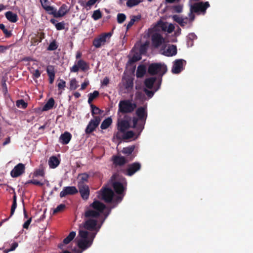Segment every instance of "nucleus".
I'll return each instance as SVG.
<instances>
[{
	"instance_id": "obj_1",
	"label": "nucleus",
	"mask_w": 253,
	"mask_h": 253,
	"mask_svg": "<svg viewBox=\"0 0 253 253\" xmlns=\"http://www.w3.org/2000/svg\"><path fill=\"white\" fill-rule=\"evenodd\" d=\"M135 113L137 118H133L132 128L136 129L138 136L144 128L147 117V108L143 106L139 107L136 110Z\"/></svg>"
},
{
	"instance_id": "obj_2",
	"label": "nucleus",
	"mask_w": 253,
	"mask_h": 253,
	"mask_svg": "<svg viewBox=\"0 0 253 253\" xmlns=\"http://www.w3.org/2000/svg\"><path fill=\"white\" fill-rule=\"evenodd\" d=\"M114 175L112 177V185L114 188L115 192L119 195L115 197L114 202H120L123 200L124 196H125V191L126 188L123 185V184L119 181H113L112 178Z\"/></svg>"
},
{
	"instance_id": "obj_3",
	"label": "nucleus",
	"mask_w": 253,
	"mask_h": 253,
	"mask_svg": "<svg viewBox=\"0 0 253 253\" xmlns=\"http://www.w3.org/2000/svg\"><path fill=\"white\" fill-rule=\"evenodd\" d=\"M136 108V104L132 103L129 100H121L119 103L118 111L122 114L132 112Z\"/></svg>"
},
{
	"instance_id": "obj_4",
	"label": "nucleus",
	"mask_w": 253,
	"mask_h": 253,
	"mask_svg": "<svg viewBox=\"0 0 253 253\" xmlns=\"http://www.w3.org/2000/svg\"><path fill=\"white\" fill-rule=\"evenodd\" d=\"M167 71V66L162 65L161 63L151 64L148 69V72L151 75L160 74L162 76L166 73Z\"/></svg>"
},
{
	"instance_id": "obj_5",
	"label": "nucleus",
	"mask_w": 253,
	"mask_h": 253,
	"mask_svg": "<svg viewBox=\"0 0 253 253\" xmlns=\"http://www.w3.org/2000/svg\"><path fill=\"white\" fill-rule=\"evenodd\" d=\"M112 34L113 32L104 33L101 34L98 37L94 39L93 41V45L96 48L100 47L102 45H104L106 42H109Z\"/></svg>"
},
{
	"instance_id": "obj_6",
	"label": "nucleus",
	"mask_w": 253,
	"mask_h": 253,
	"mask_svg": "<svg viewBox=\"0 0 253 253\" xmlns=\"http://www.w3.org/2000/svg\"><path fill=\"white\" fill-rule=\"evenodd\" d=\"M99 195L102 200L107 203H111L113 198H115L114 192L113 190L108 187H102L99 191Z\"/></svg>"
},
{
	"instance_id": "obj_7",
	"label": "nucleus",
	"mask_w": 253,
	"mask_h": 253,
	"mask_svg": "<svg viewBox=\"0 0 253 253\" xmlns=\"http://www.w3.org/2000/svg\"><path fill=\"white\" fill-rule=\"evenodd\" d=\"M96 234V233L91 232L88 239H79L77 241V246L79 248L84 251L89 248L92 245Z\"/></svg>"
},
{
	"instance_id": "obj_8",
	"label": "nucleus",
	"mask_w": 253,
	"mask_h": 253,
	"mask_svg": "<svg viewBox=\"0 0 253 253\" xmlns=\"http://www.w3.org/2000/svg\"><path fill=\"white\" fill-rule=\"evenodd\" d=\"M141 168V164L138 162H135L127 166L126 169H121L120 170L125 175L131 176L137 171L140 170Z\"/></svg>"
},
{
	"instance_id": "obj_9",
	"label": "nucleus",
	"mask_w": 253,
	"mask_h": 253,
	"mask_svg": "<svg viewBox=\"0 0 253 253\" xmlns=\"http://www.w3.org/2000/svg\"><path fill=\"white\" fill-rule=\"evenodd\" d=\"M101 121V117L100 116H94L93 119H91L89 122L86 128L85 129V133L86 134H89L95 130L96 128L98 127Z\"/></svg>"
},
{
	"instance_id": "obj_10",
	"label": "nucleus",
	"mask_w": 253,
	"mask_h": 253,
	"mask_svg": "<svg viewBox=\"0 0 253 253\" xmlns=\"http://www.w3.org/2000/svg\"><path fill=\"white\" fill-rule=\"evenodd\" d=\"M89 69L88 63L83 59H79L76 62V64L70 68L71 72L77 73L80 69L83 72H85Z\"/></svg>"
},
{
	"instance_id": "obj_11",
	"label": "nucleus",
	"mask_w": 253,
	"mask_h": 253,
	"mask_svg": "<svg viewBox=\"0 0 253 253\" xmlns=\"http://www.w3.org/2000/svg\"><path fill=\"white\" fill-rule=\"evenodd\" d=\"M210 4L208 1L206 2H199L195 3L191 6V10L192 12L195 13L201 12L205 14L207 9L210 7Z\"/></svg>"
},
{
	"instance_id": "obj_12",
	"label": "nucleus",
	"mask_w": 253,
	"mask_h": 253,
	"mask_svg": "<svg viewBox=\"0 0 253 253\" xmlns=\"http://www.w3.org/2000/svg\"><path fill=\"white\" fill-rule=\"evenodd\" d=\"M25 166L22 163H19L16 165L10 172L12 177H17L25 172Z\"/></svg>"
},
{
	"instance_id": "obj_13",
	"label": "nucleus",
	"mask_w": 253,
	"mask_h": 253,
	"mask_svg": "<svg viewBox=\"0 0 253 253\" xmlns=\"http://www.w3.org/2000/svg\"><path fill=\"white\" fill-rule=\"evenodd\" d=\"M78 188L82 198L84 200H87L89 198L90 193L88 186L84 183H79Z\"/></svg>"
},
{
	"instance_id": "obj_14",
	"label": "nucleus",
	"mask_w": 253,
	"mask_h": 253,
	"mask_svg": "<svg viewBox=\"0 0 253 253\" xmlns=\"http://www.w3.org/2000/svg\"><path fill=\"white\" fill-rule=\"evenodd\" d=\"M151 40L153 45L156 48L160 47L165 42L163 36L158 33H155L152 35Z\"/></svg>"
},
{
	"instance_id": "obj_15",
	"label": "nucleus",
	"mask_w": 253,
	"mask_h": 253,
	"mask_svg": "<svg viewBox=\"0 0 253 253\" xmlns=\"http://www.w3.org/2000/svg\"><path fill=\"white\" fill-rule=\"evenodd\" d=\"M135 149L134 145L129 146L126 147H124L122 152L124 154H125L126 158L128 161H131L135 157L136 155L133 153Z\"/></svg>"
},
{
	"instance_id": "obj_16",
	"label": "nucleus",
	"mask_w": 253,
	"mask_h": 253,
	"mask_svg": "<svg viewBox=\"0 0 253 253\" xmlns=\"http://www.w3.org/2000/svg\"><path fill=\"white\" fill-rule=\"evenodd\" d=\"M183 63H186V61L181 59H176L173 62V65L171 69V72L173 74H179L183 70Z\"/></svg>"
},
{
	"instance_id": "obj_17",
	"label": "nucleus",
	"mask_w": 253,
	"mask_h": 253,
	"mask_svg": "<svg viewBox=\"0 0 253 253\" xmlns=\"http://www.w3.org/2000/svg\"><path fill=\"white\" fill-rule=\"evenodd\" d=\"M113 164L116 166H123L130 162L124 156L115 155L112 157Z\"/></svg>"
},
{
	"instance_id": "obj_18",
	"label": "nucleus",
	"mask_w": 253,
	"mask_h": 253,
	"mask_svg": "<svg viewBox=\"0 0 253 253\" xmlns=\"http://www.w3.org/2000/svg\"><path fill=\"white\" fill-rule=\"evenodd\" d=\"M97 220L94 219H88L84 223V228L87 230L93 231L97 229Z\"/></svg>"
},
{
	"instance_id": "obj_19",
	"label": "nucleus",
	"mask_w": 253,
	"mask_h": 253,
	"mask_svg": "<svg viewBox=\"0 0 253 253\" xmlns=\"http://www.w3.org/2000/svg\"><path fill=\"white\" fill-rule=\"evenodd\" d=\"M78 192V189L75 186L64 187L63 190L60 193V197L63 198L68 195H73Z\"/></svg>"
},
{
	"instance_id": "obj_20",
	"label": "nucleus",
	"mask_w": 253,
	"mask_h": 253,
	"mask_svg": "<svg viewBox=\"0 0 253 253\" xmlns=\"http://www.w3.org/2000/svg\"><path fill=\"white\" fill-rule=\"evenodd\" d=\"M89 208L93 209L95 211L98 212L100 215L106 208V206L99 201L95 200L89 205Z\"/></svg>"
},
{
	"instance_id": "obj_21",
	"label": "nucleus",
	"mask_w": 253,
	"mask_h": 253,
	"mask_svg": "<svg viewBox=\"0 0 253 253\" xmlns=\"http://www.w3.org/2000/svg\"><path fill=\"white\" fill-rule=\"evenodd\" d=\"M72 137V134L69 132L65 131L60 135L59 141L63 145H66L69 143Z\"/></svg>"
},
{
	"instance_id": "obj_22",
	"label": "nucleus",
	"mask_w": 253,
	"mask_h": 253,
	"mask_svg": "<svg viewBox=\"0 0 253 253\" xmlns=\"http://www.w3.org/2000/svg\"><path fill=\"white\" fill-rule=\"evenodd\" d=\"M84 216L85 218L90 219L89 218H98L100 216V214L98 213V212L89 208V206L86 208Z\"/></svg>"
},
{
	"instance_id": "obj_23",
	"label": "nucleus",
	"mask_w": 253,
	"mask_h": 253,
	"mask_svg": "<svg viewBox=\"0 0 253 253\" xmlns=\"http://www.w3.org/2000/svg\"><path fill=\"white\" fill-rule=\"evenodd\" d=\"M130 127H132V126H130L129 122L127 120H123L118 123V130H120L123 133L125 132Z\"/></svg>"
},
{
	"instance_id": "obj_24",
	"label": "nucleus",
	"mask_w": 253,
	"mask_h": 253,
	"mask_svg": "<svg viewBox=\"0 0 253 253\" xmlns=\"http://www.w3.org/2000/svg\"><path fill=\"white\" fill-rule=\"evenodd\" d=\"M176 53V46L173 44L169 45L167 49L163 52V54L167 56H172L175 55Z\"/></svg>"
},
{
	"instance_id": "obj_25",
	"label": "nucleus",
	"mask_w": 253,
	"mask_h": 253,
	"mask_svg": "<svg viewBox=\"0 0 253 253\" xmlns=\"http://www.w3.org/2000/svg\"><path fill=\"white\" fill-rule=\"evenodd\" d=\"M46 72L49 77V83L50 84H53L54 80L55 75L54 66L48 65L46 67Z\"/></svg>"
},
{
	"instance_id": "obj_26",
	"label": "nucleus",
	"mask_w": 253,
	"mask_h": 253,
	"mask_svg": "<svg viewBox=\"0 0 253 253\" xmlns=\"http://www.w3.org/2000/svg\"><path fill=\"white\" fill-rule=\"evenodd\" d=\"M44 38V34L43 33H40L37 35H35L34 37L31 38V43L32 45H37L41 42L43 39Z\"/></svg>"
},
{
	"instance_id": "obj_27",
	"label": "nucleus",
	"mask_w": 253,
	"mask_h": 253,
	"mask_svg": "<svg viewBox=\"0 0 253 253\" xmlns=\"http://www.w3.org/2000/svg\"><path fill=\"white\" fill-rule=\"evenodd\" d=\"M76 233L75 231L71 232L67 237H66L63 241V243H61L58 245V247L62 249L64 245L68 244L71 241H72L75 237Z\"/></svg>"
},
{
	"instance_id": "obj_28",
	"label": "nucleus",
	"mask_w": 253,
	"mask_h": 253,
	"mask_svg": "<svg viewBox=\"0 0 253 253\" xmlns=\"http://www.w3.org/2000/svg\"><path fill=\"white\" fill-rule=\"evenodd\" d=\"M173 20L178 23L181 27L185 26L188 23V18L185 17L183 18L177 15H174L172 16Z\"/></svg>"
},
{
	"instance_id": "obj_29",
	"label": "nucleus",
	"mask_w": 253,
	"mask_h": 253,
	"mask_svg": "<svg viewBox=\"0 0 253 253\" xmlns=\"http://www.w3.org/2000/svg\"><path fill=\"white\" fill-rule=\"evenodd\" d=\"M5 16L9 21L12 23H15L18 20L17 15L11 11L6 12Z\"/></svg>"
},
{
	"instance_id": "obj_30",
	"label": "nucleus",
	"mask_w": 253,
	"mask_h": 253,
	"mask_svg": "<svg viewBox=\"0 0 253 253\" xmlns=\"http://www.w3.org/2000/svg\"><path fill=\"white\" fill-rule=\"evenodd\" d=\"M69 9L67 5L65 4H63L59 8L58 11H57V15L55 18L61 17L64 16L68 11Z\"/></svg>"
},
{
	"instance_id": "obj_31",
	"label": "nucleus",
	"mask_w": 253,
	"mask_h": 253,
	"mask_svg": "<svg viewBox=\"0 0 253 253\" xmlns=\"http://www.w3.org/2000/svg\"><path fill=\"white\" fill-rule=\"evenodd\" d=\"M146 72V68L144 65H140L138 66L136 76L138 78L143 77Z\"/></svg>"
},
{
	"instance_id": "obj_32",
	"label": "nucleus",
	"mask_w": 253,
	"mask_h": 253,
	"mask_svg": "<svg viewBox=\"0 0 253 253\" xmlns=\"http://www.w3.org/2000/svg\"><path fill=\"white\" fill-rule=\"evenodd\" d=\"M60 164V161L55 156L51 157L48 161V165L51 169L56 168Z\"/></svg>"
},
{
	"instance_id": "obj_33",
	"label": "nucleus",
	"mask_w": 253,
	"mask_h": 253,
	"mask_svg": "<svg viewBox=\"0 0 253 253\" xmlns=\"http://www.w3.org/2000/svg\"><path fill=\"white\" fill-rule=\"evenodd\" d=\"M55 104L54 100L53 98H50L48 99L47 102L43 106L42 110L43 111H46L51 109Z\"/></svg>"
},
{
	"instance_id": "obj_34",
	"label": "nucleus",
	"mask_w": 253,
	"mask_h": 253,
	"mask_svg": "<svg viewBox=\"0 0 253 253\" xmlns=\"http://www.w3.org/2000/svg\"><path fill=\"white\" fill-rule=\"evenodd\" d=\"M141 18V16L140 15L131 16L130 20L126 26V30H128L134 24L135 22L140 20Z\"/></svg>"
},
{
	"instance_id": "obj_35",
	"label": "nucleus",
	"mask_w": 253,
	"mask_h": 253,
	"mask_svg": "<svg viewBox=\"0 0 253 253\" xmlns=\"http://www.w3.org/2000/svg\"><path fill=\"white\" fill-rule=\"evenodd\" d=\"M156 78L151 77L146 79L144 81V84L146 87L149 89H152L155 82H156Z\"/></svg>"
},
{
	"instance_id": "obj_36",
	"label": "nucleus",
	"mask_w": 253,
	"mask_h": 253,
	"mask_svg": "<svg viewBox=\"0 0 253 253\" xmlns=\"http://www.w3.org/2000/svg\"><path fill=\"white\" fill-rule=\"evenodd\" d=\"M112 123V120L111 117L105 119L101 123L100 128L102 129H106L109 127Z\"/></svg>"
},
{
	"instance_id": "obj_37",
	"label": "nucleus",
	"mask_w": 253,
	"mask_h": 253,
	"mask_svg": "<svg viewBox=\"0 0 253 253\" xmlns=\"http://www.w3.org/2000/svg\"><path fill=\"white\" fill-rule=\"evenodd\" d=\"M90 108L91 113L93 118L94 116H96L95 115H100L103 112V111L93 104H91V105H90Z\"/></svg>"
},
{
	"instance_id": "obj_38",
	"label": "nucleus",
	"mask_w": 253,
	"mask_h": 253,
	"mask_svg": "<svg viewBox=\"0 0 253 253\" xmlns=\"http://www.w3.org/2000/svg\"><path fill=\"white\" fill-rule=\"evenodd\" d=\"M16 207H17V198H16V195L14 194V195L13 197V202H12V205L11 207L10 215L9 217V218L13 215Z\"/></svg>"
},
{
	"instance_id": "obj_39",
	"label": "nucleus",
	"mask_w": 253,
	"mask_h": 253,
	"mask_svg": "<svg viewBox=\"0 0 253 253\" xmlns=\"http://www.w3.org/2000/svg\"><path fill=\"white\" fill-rule=\"evenodd\" d=\"M0 29L1 30L5 35V38H10L12 33L11 31L8 30L5 27L3 24H0Z\"/></svg>"
},
{
	"instance_id": "obj_40",
	"label": "nucleus",
	"mask_w": 253,
	"mask_h": 253,
	"mask_svg": "<svg viewBox=\"0 0 253 253\" xmlns=\"http://www.w3.org/2000/svg\"><path fill=\"white\" fill-rule=\"evenodd\" d=\"M124 137L123 140H127L133 138L135 135V133L132 131H126L125 132H123Z\"/></svg>"
},
{
	"instance_id": "obj_41",
	"label": "nucleus",
	"mask_w": 253,
	"mask_h": 253,
	"mask_svg": "<svg viewBox=\"0 0 253 253\" xmlns=\"http://www.w3.org/2000/svg\"><path fill=\"white\" fill-rule=\"evenodd\" d=\"M141 1V0H128L126 4L127 7L131 8L134 6L137 5Z\"/></svg>"
},
{
	"instance_id": "obj_42",
	"label": "nucleus",
	"mask_w": 253,
	"mask_h": 253,
	"mask_svg": "<svg viewBox=\"0 0 253 253\" xmlns=\"http://www.w3.org/2000/svg\"><path fill=\"white\" fill-rule=\"evenodd\" d=\"M78 177L80 178V181H79L78 183H84L85 182H87L88 181L89 175L86 173H83L79 174Z\"/></svg>"
},
{
	"instance_id": "obj_43",
	"label": "nucleus",
	"mask_w": 253,
	"mask_h": 253,
	"mask_svg": "<svg viewBox=\"0 0 253 253\" xmlns=\"http://www.w3.org/2000/svg\"><path fill=\"white\" fill-rule=\"evenodd\" d=\"M88 231L83 230H80L79 231V235L81 237L80 239H87L89 237V234Z\"/></svg>"
},
{
	"instance_id": "obj_44",
	"label": "nucleus",
	"mask_w": 253,
	"mask_h": 253,
	"mask_svg": "<svg viewBox=\"0 0 253 253\" xmlns=\"http://www.w3.org/2000/svg\"><path fill=\"white\" fill-rule=\"evenodd\" d=\"M102 16V13L101 11L99 9L96 10L94 11L92 15V18L94 20H97L99 19H100Z\"/></svg>"
},
{
	"instance_id": "obj_45",
	"label": "nucleus",
	"mask_w": 253,
	"mask_h": 253,
	"mask_svg": "<svg viewBox=\"0 0 253 253\" xmlns=\"http://www.w3.org/2000/svg\"><path fill=\"white\" fill-rule=\"evenodd\" d=\"M45 10L47 11L49 14L52 15L54 17L57 15L56 9L51 6L46 7Z\"/></svg>"
},
{
	"instance_id": "obj_46",
	"label": "nucleus",
	"mask_w": 253,
	"mask_h": 253,
	"mask_svg": "<svg viewBox=\"0 0 253 253\" xmlns=\"http://www.w3.org/2000/svg\"><path fill=\"white\" fill-rule=\"evenodd\" d=\"M58 47V45L55 41H53L48 45L47 49L49 51H53L56 50Z\"/></svg>"
},
{
	"instance_id": "obj_47",
	"label": "nucleus",
	"mask_w": 253,
	"mask_h": 253,
	"mask_svg": "<svg viewBox=\"0 0 253 253\" xmlns=\"http://www.w3.org/2000/svg\"><path fill=\"white\" fill-rule=\"evenodd\" d=\"M126 19V16L124 13H119L117 15V22L119 23H123Z\"/></svg>"
},
{
	"instance_id": "obj_48",
	"label": "nucleus",
	"mask_w": 253,
	"mask_h": 253,
	"mask_svg": "<svg viewBox=\"0 0 253 253\" xmlns=\"http://www.w3.org/2000/svg\"><path fill=\"white\" fill-rule=\"evenodd\" d=\"M141 58V57L140 55L134 54L132 56L131 59L129 60V63L130 64L134 63L139 60H140Z\"/></svg>"
},
{
	"instance_id": "obj_49",
	"label": "nucleus",
	"mask_w": 253,
	"mask_h": 253,
	"mask_svg": "<svg viewBox=\"0 0 253 253\" xmlns=\"http://www.w3.org/2000/svg\"><path fill=\"white\" fill-rule=\"evenodd\" d=\"M78 86L76 79H73L70 81V88L71 90H75Z\"/></svg>"
},
{
	"instance_id": "obj_50",
	"label": "nucleus",
	"mask_w": 253,
	"mask_h": 253,
	"mask_svg": "<svg viewBox=\"0 0 253 253\" xmlns=\"http://www.w3.org/2000/svg\"><path fill=\"white\" fill-rule=\"evenodd\" d=\"M124 133L120 130H118V131L114 134V138H115L118 140H123Z\"/></svg>"
},
{
	"instance_id": "obj_51",
	"label": "nucleus",
	"mask_w": 253,
	"mask_h": 253,
	"mask_svg": "<svg viewBox=\"0 0 253 253\" xmlns=\"http://www.w3.org/2000/svg\"><path fill=\"white\" fill-rule=\"evenodd\" d=\"M31 73L32 74L33 79H38L41 75L42 72H40L38 69L35 70L31 71Z\"/></svg>"
},
{
	"instance_id": "obj_52",
	"label": "nucleus",
	"mask_w": 253,
	"mask_h": 253,
	"mask_svg": "<svg viewBox=\"0 0 253 253\" xmlns=\"http://www.w3.org/2000/svg\"><path fill=\"white\" fill-rule=\"evenodd\" d=\"M28 184H33L36 185H38L42 186L43 185V183L41 182L40 181L36 180V179H32L29 180L28 181H27L25 183V185Z\"/></svg>"
},
{
	"instance_id": "obj_53",
	"label": "nucleus",
	"mask_w": 253,
	"mask_h": 253,
	"mask_svg": "<svg viewBox=\"0 0 253 253\" xmlns=\"http://www.w3.org/2000/svg\"><path fill=\"white\" fill-rule=\"evenodd\" d=\"M16 105L18 107H22L23 109L27 107V104L23 99L17 100L16 101Z\"/></svg>"
},
{
	"instance_id": "obj_54",
	"label": "nucleus",
	"mask_w": 253,
	"mask_h": 253,
	"mask_svg": "<svg viewBox=\"0 0 253 253\" xmlns=\"http://www.w3.org/2000/svg\"><path fill=\"white\" fill-rule=\"evenodd\" d=\"M65 208V205L64 204H61L58 205L53 211V213H56L61 211H63Z\"/></svg>"
},
{
	"instance_id": "obj_55",
	"label": "nucleus",
	"mask_w": 253,
	"mask_h": 253,
	"mask_svg": "<svg viewBox=\"0 0 253 253\" xmlns=\"http://www.w3.org/2000/svg\"><path fill=\"white\" fill-rule=\"evenodd\" d=\"M172 9L176 13H181L182 11L183 6L181 4L176 5L172 7Z\"/></svg>"
},
{
	"instance_id": "obj_56",
	"label": "nucleus",
	"mask_w": 253,
	"mask_h": 253,
	"mask_svg": "<svg viewBox=\"0 0 253 253\" xmlns=\"http://www.w3.org/2000/svg\"><path fill=\"white\" fill-rule=\"evenodd\" d=\"M58 90L64 89L66 87V82L63 80H60L59 83L57 84Z\"/></svg>"
},
{
	"instance_id": "obj_57",
	"label": "nucleus",
	"mask_w": 253,
	"mask_h": 253,
	"mask_svg": "<svg viewBox=\"0 0 253 253\" xmlns=\"http://www.w3.org/2000/svg\"><path fill=\"white\" fill-rule=\"evenodd\" d=\"M55 27L57 30H62L65 29V23L64 21L57 23L55 24Z\"/></svg>"
},
{
	"instance_id": "obj_58",
	"label": "nucleus",
	"mask_w": 253,
	"mask_h": 253,
	"mask_svg": "<svg viewBox=\"0 0 253 253\" xmlns=\"http://www.w3.org/2000/svg\"><path fill=\"white\" fill-rule=\"evenodd\" d=\"M40 2L42 7L44 10L46 9V7H49L50 6V2L48 0H40Z\"/></svg>"
},
{
	"instance_id": "obj_59",
	"label": "nucleus",
	"mask_w": 253,
	"mask_h": 253,
	"mask_svg": "<svg viewBox=\"0 0 253 253\" xmlns=\"http://www.w3.org/2000/svg\"><path fill=\"white\" fill-rule=\"evenodd\" d=\"M34 175L35 176H43L44 175V170L42 169H38L34 172Z\"/></svg>"
},
{
	"instance_id": "obj_60",
	"label": "nucleus",
	"mask_w": 253,
	"mask_h": 253,
	"mask_svg": "<svg viewBox=\"0 0 253 253\" xmlns=\"http://www.w3.org/2000/svg\"><path fill=\"white\" fill-rule=\"evenodd\" d=\"M99 92L97 90H94L92 93L88 94V96L94 100L95 98L99 96Z\"/></svg>"
},
{
	"instance_id": "obj_61",
	"label": "nucleus",
	"mask_w": 253,
	"mask_h": 253,
	"mask_svg": "<svg viewBox=\"0 0 253 253\" xmlns=\"http://www.w3.org/2000/svg\"><path fill=\"white\" fill-rule=\"evenodd\" d=\"M144 91L149 98H151L154 94V91L148 90V89L144 88Z\"/></svg>"
},
{
	"instance_id": "obj_62",
	"label": "nucleus",
	"mask_w": 253,
	"mask_h": 253,
	"mask_svg": "<svg viewBox=\"0 0 253 253\" xmlns=\"http://www.w3.org/2000/svg\"><path fill=\"white\" fill-rule=\"evenodd\" d=\"M147 50V45L145 44H142L140 47V52L141 54L144 53Z\"/></svg>"
},
{
	"instance_id": "obj_63",
	"label": "nucleus",
	"mask_w": 253,
	"mask_h": 253,
	"mask_svg": "<svg viewBox=\"0 0 253 253\" xmlns=\"http://www.w3.org/2000/svg\"><path fill=\"white\" fill-rule=\"evenodd\" d=\"M32 221V218H30L29 219H28L23 225V228L25 229H28L29 228V226L30 224L31 223Z\"/></svg>"
},
{
	"instance_id": "obj_64",
	"label": "nucleus",
	"mask_w": 253,
	"mask_h": 253,
	"mask_svg": "<svg viewBox=\"0 0 253 253\" xmlns=\"http://www.w3.org/2000/svg\"><path fill=\"white\" fill-rule=\"evenodd\" d=\"M98 0H89L86 3V6H91L93 5H94L96 2Z\"/></svg>"
}]
</instances>
